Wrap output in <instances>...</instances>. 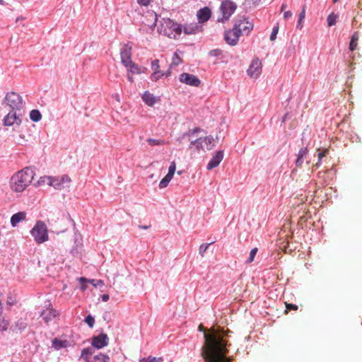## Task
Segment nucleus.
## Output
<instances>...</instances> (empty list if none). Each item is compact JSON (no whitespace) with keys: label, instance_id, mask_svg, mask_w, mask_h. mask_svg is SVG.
<instances>
[{"label":"nucleus","instance_id":"09e8293b","mask_svg":"<svg viewBox=\"0 0 362 362\" xmlns=\"http://www.w3.org/2000/svg\"><path fill=\"white\" fill-rule=\"evenodd\" d=\"M150 15H151V17L153 18V20H154L153 25L156 26V23L158 21V16H157V14L155 12L150 13Z\"/></svg>","mask_w":362,"mask_h":362},{"label":"nucleus","instance_id":"a19ab883","mask_svg":"<svg viewBox=\"0 0 362 362\" xmlns=\"http://www.w3.org/2000/svg\"><path fill=\"white\" fill-rule=\"evenodd\" d=\"M211 244V243H204L200 245L199 249V252L202 256H204V252L207 250L209 246Z\"/></svg>","mask_w":362,"mask_h":362},{"label":"nucleus","instance_id":"79ce46f5","mask_svg":"<svg viewBox=\"0 0 362 362\" xmlns=\"http://www.w3.org/2000/svg\"><path fill=\"white\" fill-rule=\"evenodd\" d=\"M175 169H176L175 163L173 161L170 163V165L169 166L168 174L173 177L175 172Z\"/></svg>","mask_w":362,"mask_h":362},{"label":"nucleus","instance_id":"58836bf2","mask_svg":"<svg viewBox=\"0 0 362 362\" xmlns=\"http://www.w3.org/2000/svg\"><path fill=\"white\" fill-rule=\"evenodd\" d=\"M164 74L163 73H161L160 71H154L151 76V79L153 81H158L160 78H161Z\"/></svg>","mask_w":362,"mask_h":362},{"label":"nucleus","instance_id":"f8f14e48","mask_svg":"<svg viewBox=\"0 0 362 362\" xmlns=\"http://www.w3.org/2000/svg\"><path fill=\"white\" fill-rule=\"evenodd\" d=\"M132 48L129 44L124 45L120 49L121 62L125 66L133 61L132 60Z\"/></svg>","mask_w":362,"mask_h":362},{"label":"nucleus","instance_id":"864d4df0","mask_svg":"<svg viewBox=\"0 0 362 362\" xmlns=\"http://www.w3.org/2000/svg\"><path fill=\"white\" fill-rule=\"evenodd\" d=\"M3 322H4V325H0V329L1 331H5L8 328V323L7 322H5L4 321H3Z\"/></svg>","mask_w":362,"mask_h":362},{"label":"nucleus","instance_id":"e2e57ef3","mask_svg":"<svg viewBox=\"0 0 362 362\" xmlns=\"http://www.w3.org/2000/svg\"><path fill=\"white\" fill-rule=\"evenodd\" d=\"M146 69L145 67L141 66V74L144 73Z\"/></svg>","mask_w":362,"mask_h":362},{"label":"nucleus","instance_id":"ea45409f","mask_svg":"<svg viewBox=\"0 0 362 362\" xmlns=\"http://www.w3.org/2000/svg\"><path fill=\"white\" fill-rule=\"evenodd\" d=\"M223 53V51L220 49H214L209 51V54L211 57H219Z\"/></svg>","mask_w":362,"mask_h":362},{"label":"nucleus","instance_id":"393cba45","mask_svg":"<svg viewBox=\"0 0 362 362\" xmlns=\"http://www.w3.org/2000/svg\"><path fill=\"white\" fill-rule=\"evenodd\" d=\"M358 34L357 32H355L351 37L349 42V49L351 51H354L356 49L357 45H358Z\"/></svg>","mask_w":362,"mask_h":362},{"label":"nucleus","instance_id":"680f3d73","mask_svg":"<svg viewBox=\"0 0 362 362\" xmlns=\"http://www.w3.org/2000/svg\"><path fill=\"white\" fill-rule=\"evenodd\" d=\"M193 130H196V134L199 133V132H203V130L201 128H199V127L194 128V129H193Z\"/></svg>","mask_w":362,"mask_h":362},{"label":"nucleus","instance_id":"ddd939ff","mask_svg":"<svg viewBox=\"0 0 362 362\" xmlns=\"http://www.w3.org/2000/svg\"><path fill=\"white\" fill-rule=\"evenodd\" d=\"M261 70L262 62L258 58H256L252 60L247 72L250 77L257 78L261 74Z\"/></svg>","mask_w":362,"mask_h":362},{"label":"nucleus","instance_id":"423d86ee","mask_svg":"<svg viewBox=\"0 0 362 362\" xmlns=\"http://www.w3.org/2000/svg\"><path fill=\"white\" fill-rule=\"evenodd\" d=\"M237 8V4L231 0L223 1L221 4L219 11L221 17H218L217 22L224 23L228 21Z\"/></svg>","mask_w":362,"mask_h":362},{"label":"nucleus","instance_id":"338daca9","mask_svg":"<svg viewBox=\"0 0 362 362\" xmlns=\"http://www.w3.org/2000/svg\"><path fill=\"white\" fill-rule=\"evenodd\" d=\"M10 302H11V300H8V301H7V303L12 305V303H10Z\"/></svg>","mask_w":362,"mask_h":362},{"label":"nucleus","instance_id":"0eeeda50","mask_svg":"<svg viewBox=\"0 0 362 362\" xmlns=\"http://www.w3.org/2000/svg\"><path fill=\"white\" fill-rule=\"evenodd\" d=\"M45 181H47L48 185L52 186L54 188L57 189H61L69 186V184L71 182V178L67 175H64L60 177H40V180L37 182V184L40 185L42 182H45Z\"/></svg>","mask_w":362,"mask_h":362},{"label":"nucleus","instance_id":"de8ad7c7","mask_svg":"<svg viewBox=\"0 0 362 362\" xmlns=\"http://www.w3.org/2000/svg\"><path fill=\"white\" fill-rule=\"evenodd\" d=\"M151 0H137L139 4L141 6H148L150 4Z\"/></svg>","mask_w":362,"mask_h":362},{"label":"nucleus","instance_id":"a211bd4d","mask_svg":"<svg viewBox=\"0 0 362 362\" xmlns=\"http://www.w3.org/2000/svg\"><path fill=\"white\" fill-rule=\"evenodd\" d=\"M143 101L150 107L153 106V105L160 100L159 98H156L153 94L151 93L148 91H145L142 95Z\"/></svg>","mask_w":362,"mask_h":362},{"label":"nucleus","instance_id":"1a4fd4ad","mask_svg":"<svg viewBox=\"0 0 362 362\" xmlns=\"http://www.w3.org/2000/svg\"><path fill=\"white\" fill-rule=\"evenodd\" d=\"M21 114L17 113L16 111L10 110V112L4 117L3 124L4 126H11L14 124H21L22 119Z\"/></svg>","mask_w":362,"mask_h":362},{"label":"nucleus","instance_id":"a18cd8bd","mask_svg":"<svg viewBox=\"0 0 362 362\" xmlns=\"http://www.w3.org/2000/svg\"><path fill=\"white\" fill-rule=\"evenodd\" d=\"M146 361L147 362H161L163 359L161 358L148 356Z\"/></svg>","mask_w":362,"mask_h":362},{"label":"nucleus","instance_id":"c85d7f7f","mask_svg":"<svg viewBox=\"0 0 362 362\" xmlns=\"http://www.w3.org/2000/svg\"><path fill=\"white\" fill-rule=\"evenodd\" d=\"M305 17V6H304L303 7V9H302L301 12L299 13L298 21V23H297V25H296V28H298L299 30L302 29V28H303L302 23L304 21Z\"/></svg>","mask_w":362,"mask_h":362},{"label":"nucleus","instance_id":"603ef678","mask_svg":"<svg viewBox=\"0 0 362 362\" xmlns=\"http://www.w3.org/2000/svg\"><path fill=\"white\" fill-rule=\"evenodd\" d=\"M286 308L289 310H296L298 309V306L294 304H287Z\"/></svg>","mask_w":362,"mask_h":362},{"label":"nucleus","instance_id":"5fc2aeb1","mask_svg":"<svg viewBox=\"0 0 362 362\" xmlns=\"http://www.w3.org/2000/svg\"><path fill=\"white\" fill-rule=\"evenodd\" d=\"M103 301L106 302L109 300L110 296L108 294H103L100 296Z\"/></svg>","mask_w":362,"mask_h":362},{"label":"nucleus","instance_id":"e433bc0d","mask_svg":"<svg viewBox=\"0 0 362 362\" xmlns=\"http://www.w3.org/2000/svg\"><path fill=\"white\" fill-rule=\"evenodd\" d=\"M197 144H196L195 150L197 151H199L201 149L204 150V141H202V138L197 139Z\"/></svg>","mask_w":362,"mask_h":362},{"label":"nucleus","instance_id":"39448f33","mask_svg":"<svg viewBox=\"0 0 362 362\" xmlns=\"http://www.w3.org/2000/svg\"><path fill=\"white\" fill-rule=\"evenodd\" d=\"M2 105L8 106L11 110L20 111L23 108L24 103L22 97L16 92L7 93L2 101Z\"/></svg>","mask_w":362,"mask_h":362},{"label":"nucleus","instance_id":"dca6fc26","mask_svg":"<svg viewBox=\"0 0 362 362\" xmlns=\"http://www.w3.org/2000/svg\"><path fill=\"white\" fill-rule=\"evenodd\" d=\"M223 154L224 153L223 150H219L216 151L215 155L213 156V157L208 163L206 166L207 170H210L217 167L220 164L221 161L223 160Z\"/></svg>","mask_w":362,"mask_h":362},{"label":"nucleus","instance_id":"4468645a","mask_svg":"<svg viewBox=\"0 0 362 362\" xmlns=\"http://www.w3.org/2000/svg\"><path fill=\"white\" fill-rule=\"evenodd\" d=\"M57 315V311L52 308L49 303L46 305V309L43 310L40 314V316L47 324L52 321Z\"/></svg>","mask_w":362,"mask_h":362},{"label":"nucleus","instance_id":"0e129e2a","mask_svg":"<svg viewBox=\"0 0 362 362\" xmlns=\"http://www.w3.org/2000/svg\"><path fill=\"white\" fill-rule=\"evenodd\" d=\"M141 228L147 229L148 226H140Z\"/></svg>","mask_w":362,"mask_h":362},{"label":"nucleus","instance_id":"f704fd0d","mask_svg":"<svg viewBox=\"0 0 362 362\" xmlns=\"http://www.w3.org/2000/svg\"><path fill=\"white\" fill-rule=\"evenodd\" d=\"M84 322L90 327L93 328L95 324V318L90 314L88 315L85 319Z\"/></svg>","mask_w":362,"mask_h":362},{"label":"nucleus","instance_id":"c03bdc74","mask_svg":"<svg viewBox=\"0 0 362 362\" xmlns=\"http://www.w3.org/2000/svg\"><path fill=\"white\" fill-rule=\"evenodd\" d=\"M278 31H279V28H278V26H274V27L273 28V29H272V33H271V35H270V40H271L272 41H273V40H276V35H277V33H278Z\"/></svg>","mask_w":362,"mask_h":362},{"label":"nucleus","instance_id":"774afa93","mask_svg":"<svg viewBox=\"0 0 362 362\" xmlns=\"http://www.w3.org/2000/svg\"><path fill=\"white\" fill-rule=\"evenodd\" d=\"M10 302H11V300H8V301H7V303L12 305V303H10Z\"/></svg>","mask_w":362,"mask_h":362},{"label":"nucleus","instance_id":"5701e85b","mask_svg":"<svg viewBox=\"0 0 362 362\" xmlns=\"http://www.w3.org/2000/svg\"><path fill=\"white\" fill-rule=\"evenodd\" d=\"M127 68L128 72L131 73V74H141V66H139L134 62H131L127 66H125Z\"/></svg>","mask_w":362,"mask_h":362},{"label":"nucleus","instance_id":"6e6d98bb","mask_svg":"<svg viewBox=\"0 0 362 362\" xmlns=\"http://www.w3.org/2000/svg\"><path fill=\"white\" fill-rule=\"evenodd\" d=\"M289 118V114L288 113H286L283 117H282V119H281V122H285L286 121V119H288Z\"/></svg>","mask_w":362,"mask_h":362},{"label":"nucleus","instance_id":"aec40b11","mask_svg":"<svg viewBox=\"0 0 362 362\" xmlns=\"http://www.w3.org/2000/svg\"><path fill=\"white\" fill-rule=\"evenodd\" d=\"M308 153L307 147L301 148L297 155V159L296 160V165L298 168H300L303 163L304 158Z\"/></svg>","mask_w":362,"mask_h":362},{"label":"nucleus","instance_id":"8fccbe9b","mask_svg":"<svg viewBox=\"0 0 362 362\" xmlns=\"http://www.w3.org/2000/svg\"><path fill=\"white\" fill-rule=\"evenodd\" d=\"M190 141V144L189 146V149H192L193 148H195V146H196V144H197V139H194V140H189Z\"/></svg>","mask_w":362,"mask_h":362},{"label":"nucleus","instance_id":"6ab92c4d","mask_svg":"<svg viewBox=\"0 0 362 362\" xmlns=\"http://www.w3.org/2000/svg\"><path fill=\"white\" fill-rule=\"evenodd\" d=\"M26 214L24 211H19L14 214L11 218V224L13 227H16L18 223L25 218Z\"/></svg>","mask_w":362,"mask_h":362},{"label":"nucleus","instance_id":"c9c22d12","mask_svg":"<svg viewBox=\"0 0 362 362\" xmlns=\"http://www.w3.org/2000/svg\"><path fill=\"white\" fill-rule=\"evenodd\" d=\"M328 153V149H325L321 152H319L317 154L318 161L315 164L316 168H318L321 165L322 159Z\"/></svg>","mask_w":362,"mask_h":362},{"label":"nucleus","instance_id":"72a5a7b5","mask_svg":"<svg viewBox=\"0 0 362 362\" xmlns=\"http://www.w3.org/2000/svg\"><path fill=\"white\" fill-rule=\"evenodd\" d=\"M196 134V130H193L192 129H189L188 132L184 133L182 136L179 139V140H182V139H185L186 137H189V140H191V139L192 137H194V136Z\"/></svg>","mask_w":362,"mask_h":362},{"label":"nucleus","instance_id":"f03ea898","mask_svg":"<svg viewBox=\"0 0 362 362\" xmlns=\"http://www.w3.org/2000/svg\"><path fill=\"white\" fill-rule=\"evenodd\" d=\"M35 176L33 168L26 167L15 173L10 179V187L13 192L21 193L32 182Z\"/></svg>","mask_w":362,"mask_h":362},{"label":"nucleus","instance_id":"6e6552de","mask_svg":"<svg viewBox=\"0 0 362 362\" xmlns=\"http://www.w3.org/2000/svg\"><path fill=\"white\" fill-rule=\"evenodd\" d=\"M30 233L35 240L38 244L45 243L48 240L47 226L44 222L41 221H39L36 223Z\"/></svg>","mask_w":362,"mask_h":362},{"label":"nucleus","instance_id":"2f4dec72","mask_svg":"<svg viewBox=\"0 0 362 362\" xmlns=\"http://www.w3.org/2000/svg\"><path fill=\"white\" fill-rule=\"evenodd\" d=\"M338 16L334 14V13H330L327 18V25L329 27L334 25L337 23V19Z\"/></svg>","mask_w":362,"mask_h":362},{"label":"nucleus","instance_id":"20e7f679","mask_svg":"<svg viewBox=\"0 0 362 362\" xmlns=\"http://www.w3.org/2000/svg\"><path fill=\"white\" fill-rule=\"evenodd\" d=\"M245 21V16H239L234 20L233 28L225 30L223 38L226 42L230 46H235L241 34V25Z\"/></svg>","mask_w":362,"mask_h":362},{"label":"nucleus","instance_id":"052dcab7","mask_svg":"<svg viewBox=\"0 0 362 362\" xmlns=\"http://www.w3.org/2000/svg\"><path fill=\"white\" fill-rule=\"evenodd\" d=\"M287 7V5L286 4H283L281 6V11H284Z\"/></svg>","mask_w":362,"mask_h":362},{"label":"nucleus","instance_id":"c756f323","mask_svg":"<svg viewBox=\"0 0 362 362\" xmlns=\"http://www.w3.org/2000/svg\"><path fill=\"white\" fill-rule=\"evenodd\" d=\"M202 141H204V148L206 147V150L209 151L212 148V146H211L213 141H214V138L212 136H205V137H202Z\"/></svg>","mask_w":362,"mask_h":362},{"label":"nucleus","instance_id":"b1692460","mask_svg":"<svg viewBox=\"0 0 362 362\" xmlns=\"http://www.w3.org/2000/svg\"><path fill=\"white\" fill-rule=\"evenodd\" d=\"M245 21L243 22L245 25H241V34L245 32L246 34H248L253 29V23L250 22L247 18H245Z\"/></svg>","mask_w":362,"mask_h":362},{"label":"nucleus","instance_id":"f257e3e1","mask_svg":"<svg viewBox=\"0 0 362 362\" xmlns=\"http://www.w3.org/2000/svg\"><path fill=\"white\" fill-rule=\"evenodd\" d=\"M199 330L204 332V344L201 354L205 362H231L232 359L227 356L230 345L226 340L228 330L221 327L206 330L202 325H199Z\"/></svg>","mask_w":362,"mask_h":362},{"label":"nucleus","instance_id":"4c0bfd02","mask_svg":"<svg viewBox=\"0 0 362 362\" xmlns=\"http://www.w3.org/2000/svg\"><path fill=\"white\" fill-rule=\"evenodd\" d=\"M147 142L150 146H158L163 144V141L155 139H148Z\"/></svg>","mask_w":362,"mask_h":362},{"label":"nucleus","instance_id":"7ed1b4c3","mask_svg":"<svg viewBox=\"0 0 362 362\" xmlns=\"http://www.w3.org/2000/svg\"><path fill=\"white\" fill-rule=\"evenodd\" d=\"M182 26L170 18H162L158 25V32L170 38L176 39L180 35Z\"/></svg>","mask_w":362,"mask_h":362},{"label":"nucleus","instance_id":"9d476101","mask_svg":"<svg viewBox=\"0 0 362 362\" xmlns=\"http://www.w3.org/2000/svg\"><path fill=\"white\" fill-rule=\"evenodd\" d=\"M109 342V338L105 333H100L98 336H93L92 337V346L94 349H100L107 346Z\"/></svg>","mask_w":362,"mask_h":362},{"label":"nucleus","instance_id":"a878e982","mask_svg":"<svg viewBox=\"0 0 362 362\" xmlns=\"http://www.w3.org/2000/svg\"><path fill=\"white\" fill-rule=\"evenodd\" d=\"M110 357L105 354L100 353L93 356L90 362H108Z\"/></svg>","mask_w":362,"mask_h":362},{"label":"nucleus","instance_id":"3c124183","mask_svg":"<svg viewBox=\"0 0 362 362\" xmlns=\"http://www.w3.org/2000/svg\"><path fill=\"white\" fill-rule=\"evenodd\" d=\"M292 16V13L290 11H285L284 13V18L287 20Z\"/></svg>","mask_w":362,"mask_h":362},{"label":"nucleus","instance_id":"412c9836","mask_svg":"<svg viewBox=\"0 0 362 362\" xmlns=\"http://www.w3.org/2000/svg\"><path fill=\"white\" fill-rule=\"evenodd\" d=\"M95 352V349L93 346L84 348L81 351V358L83 359L86 362H90L91 358L90 356Z\"/></svg>","mask_w":362,"mask_h":362},{"label":"nucleus","instance_id":"7c9ffc66","mask_svg":"<svg viewBox=\"0 0 362 362\" xmlns=\"http://www.w3.org/2000/svg\"><path fill=\"white\" fill-rule=\"evenodd\" d=\"M173 176L167 174L160 182L159 183V187L160 189L165 188L168 186L170 181L172 180Z\"/></svg>","mask_w":362,"mask_h":362},{"label":"nucleus","instance_id":"473e14b6","mask_svg":"<svg viewBox=\"0 0 362 362\" xmlns=\"http://www.w3.org/2000/svg\"><path fill=\"white\" fill-rule=\"evenodd\" d=\"M257 251H258V249L257 247L252 249L250 252L249 257L245 261V263H247V264L252 263L254 261L255 257L256 256Z\"/></svg>","mask_w":362,"mask_h":362},{"label":"nucleus","instance_id":"4d7b16f0","mask_svg":"<svg viewBox=\"0 0 362 362\" xmlns=\"http://www.w3.org/2000/svg\"><path fill=\"white\" fill-rule=\"evenodd\" d=\"M90 281V283H92V284H93V286H97V285H101V284H103V281H101V280H98V284H93V282L95 281V280H94V279H91Z\"/></svg>","mask_w":362,"mask_h":362},{"label":"nucleus","instance_id":"4be33fe9","mask_svg":"<svg viewBox=\"0 0 362 362\" xmlns=\"http://www.w3.org/2000/svg\"><path fill=\"white\" fill-rule=\"evenodd\" d=\"M69 344V343L67 340H61L57 338H54L52 340V346L56 350H59L62 348L67 347Z\"/></svg>","mask_w":362,"mask_h":362},{"label":"nucleus","instance_id":"69168bd1","mask_svg":"<svg viewBox=\"0 0 362 362\" xmlns=\"http://www.w3.org/2000/svg\"><path fill=\"white\" fill-rule=\"evenodd\" d=\"M4 4V0H0V4Z\"/></svg>","mask_w":362,"mask_h":362},{"label":"nucleus","instance_id":"bb28decb","mask_svg":"<svg viewBox=\"0 0 362 362\" xmlns=\"http://www.w3.org/2000/svg\"><path fill=\"white\" fill-rule=\"evenodd\" d=\"M30 118L33 122H37L42 119V115L38 110H33L30 112Z\"/></svg>","mask_w":362,"mask_h":362},{"label":"nucleus","instance_id":"37998d69","mask_svg":"<svg viewBox=\"0 0 362 362\" xmlns=\"http://www.w3.org/2000/svg\"><path fill=\"white\" fill-rule=\"evenodd\" d=\"M159 60L158 59H154L151 62V69L154 71H159Z\"/></svg>","mask_w":362,"mask_h":362},{"label":"nucleus","instance_id":"f3484780","mask_svg":"<svg viewBox=\"0 0 362 362\" xmlns=\"http://www.w3.org/2000/svg\"><path fill=\"white\" fill-rule=\"evenodd\" d=\"M202 30V26L199 25V23H193L189 24H186L183 27V31L187 35H192L197 33H199Z\"/></svg>","mask_w":362,"mask_h":362},{"label":"nucleus","instance_id":"13d9d810","mask_svg":"<svg viewBox=\"0 0 362 362\" xmlns=\"http://www.w3.org/2000/svg\"><path fill=\"white\" fill-rule=\"evenodd\" d=\"M127 78H128L129 81L131 83H132L134 81L133 77L131 76V73L128 72Z\"/></svg>","mask_w":362,"mask_h":362},{"label":"nucleus","instance_id":"9b49d317","mask_svg":"<svg viewBox=\"0 0 362 362\" xmlns=\"http://www.w3.org/2000/svg\"><path fill=\"white\" fill-rule=\"evenodd\" d=\"M179 80L182 83L194 87H198L201 83V81L197 76L188 73H183L180 74Z\"/></svg>","mask_w":362,"mask_h":362},{"label":"nucleus","instance_id":"cd10ccee","mask_svg":"<svg viewBox=\"0 0 362 362\" xmlns=\"http://www.w3.org/2000/svg\"><path fill=\"white\" fill-rule=\"evenodd\" d=\"M27 327V323L23 321V320H18L14 326L13 331L18 330L20 332L25 330V329Z\"/></svg>","mask_w":362,"mask_h":362},{"label":"nucleus","instance_id":"2eb2a0df","mask_svg":"<svg viewBox=\"0 0 362 362\" xmlns=\"http://www.w3.org/2000/svg\"><path fill=\"white\" fill-rule=\"evenodd\" d=\"M211 10L207 6L200 8L197 13L198 23H204L208 21L211 17Z\"/></svg>","mask_w":362,"mask_h":362},{"label":"nucleus","instance_id":"bf43d9fd","mask_svg":"<svg viewBox=\"0 0 362 362\" xmlns=\"http://www.w3.org/2000/svg\"><path fill=\"white\" fill-rule=\"evenodd\" d=\"M179 58L177 57L176 59H173V63L175 65H177L179 64Z\"/></svg>","mask_w":362,"mask_h":362},{"label":"nucleus","instance_id":"49530a36","mask_svg":"<svg viewBox=\"0 0 362 362\" xmlns=\"http://www.w3.org/2000/svg\"><path fill=\"white\" fill-rule=\"evenodd\" d=\"M79 281L81 284V289L82 291H85L86 289V286L83 284V283L87 281V279L85 277H81L79 279Z\"/></svg>","mask_w":362,"mask_h":362}]
</instances>
